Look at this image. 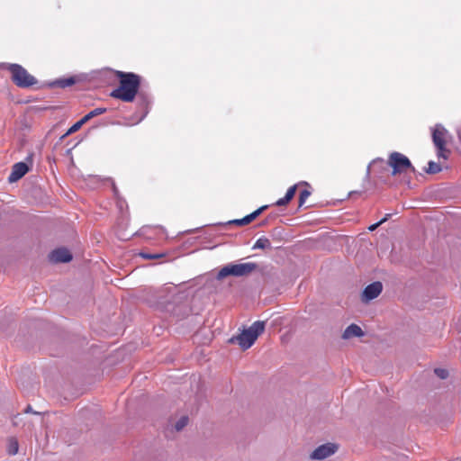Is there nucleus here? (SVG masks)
I'll return each mask as SVG.
<instances>
[{
  "label": "nucleus",
  "mask_w": 461,
  "mask_h": 461,
  "mask_svg": "<svg viewBox=\"0 0 461 461\" xmlns=\"http://www.w3.org/2000/svg\"><path fill=\"white\" fill-rule=\"evenodd\" d=\"M115 76L119 80V86L111 92L110 96L126 103L132 102L141 86L140 76L119 70L115 72Z\"/></svg>",
  "instance_id": "f257e3e1"
},
{
  "label": "nucleus",
  "mask_w": 461,
  "mask_h": 461,
  "mask_svg": "<svg viewBox=\"0 0 461 461\" xmlns=\"http://www.w3.org/2000/svg\"><path fill=\"white\" fill-rule=\"evenodd\" d=\"M266 327V321H257L248 329L243 330L240 334L232 336L228 339L229 344H238L243 350L249 348L261 335Z\"/></svg>",
  "instance_id": "f03ea898"
},
{
  "label": "nucleus",
  "mask_w": 461,
  "mask_h": 461,
  "mask_svg": "<svg viewBox=\"0 0 461 461\" xmlns=\"http://www.w3.org/2000/svg\"><path fill=\"white\" fill-rule=\"evenodd\" d=\"M0 67L6 68L11 73V79L15 86L21 88H28L38 83V80L31 75L23 66L16 63H1Z\"/></svg>",
  "instance_id": "7ed1b4c3"
},
{
  "label": "nucleus",
  "mask_w": 461,
  "mask_h": 461,
  "mask_svg": "<svg viewBox=\"0 0 461 461\" xmlns=\"http://www.w3.org/2000/svg\"><path fill=\"white\" fill-rule=\"evenodd\" d=\"M268 207H269V204H265V205L259 207L258 209L255 210L251 213L244 216L241 219H234V220H230V221H220V222L206 224L204 226H201V227H197V228H194V229H190V230H185L183 233L184 234L195 233V232L201 231L205 227H209V228H215V227L226 228V227L230 226V225L245 226V225H248L250 222H252L257 217H258Z\"/></svg>",
  "instance_id": "20e7f679"
},
{
  "label": "nucleus",
  "mask_w": 461,
  "mask_h": 461,
  "mask_svg": "<svg viewBox=\"0 0 461 461\" xmlns=\"http://www.w3.org/2000/svg\"><path fill=\"white\" fill-rule=\"evenodd\" d=\"M258 268V265L254 262L228 264L221 268L217 274V279L222 280L227 276L242 277L248 276Z\"/></svg>",
  "instance_id": "39448f33"
},
{
  "label": "nucleus",
  "mask_w": 461,
  "mask_h": 461,
  "mask_svg": "<svg viewBox=\"0 0 461 461\" xmlns=\"http://www.w3.org/2000/svg\"><path fill=\"white\" fill-rule=\"evenodd\" d=\"M448 131L445 127L438 123L432 130V141L437 149V156L438 158L447 159L450 155V150L447 148V138Z\"/></svg>",
  "instance_id": "423d86ee"
},
{
  "label": "nucleus",
  "mask_w": 461,
  "mask_h": 461,
  "mask_svg": "<svg viewBox=\"0 0 461 461\" xmlns=\"http://www.w3.org/2000/svg\"><path fill=\"white\" fill-rule=\"evenodd\" d=\"M388 165L392 167L391 175L394 176L410 170L415 172V167L411 160L403 154L394 151L392 152L388 158Z\"/></svg>",
  "instance_id": "0eeeda50"
},
{
  "label": "nucleus",
  "mask_w": 461,
  "mask_h": 461,
  "mask_svg": "<svg viewBox=\"0 0 461 461\" xmlns=\"http://www.w3.org/2000/svg\"><path fill=\"white\" fill-rule=\"evenodd\" d=\"M390 165L383 158L374 159L367 167V174L373 175L374 177H377L382 181H385L386 177L391 176Z\"/></svg>",
  "instance_id": "6e6552de"
},
{
  "label": "nucleus",
  "mask_w": 461,
  "mask_h": 461,
  "mask_svg": "<svg viewBox=\"0 0 461 461\" xmlns=\"http://www.w3.org/2000/svg\"><path fill=\"white\" fill-rule=\"evenodd\" d=\"M166 311L177 319H184L189 315L191 310L185 302H173L166 305Z\"/></svg>",
  "instance_id": "1a4fd4ad"
},
{
  "label": "nucleus",
  "mask_w": 461,
  "mask_h": 461,
  "mask_svg": "<svg viewBox=\"0 0 461 461\" xmlns=\"http://www.w3.org/2000/svg\"><path fill=\"white\" fill-rule=\"evenodd\" d=\"M337 448L335 444L326 443L316 447L310 455V457L314 460H323L333 455Z\"/></svg>",
  "instance_id": "9d476101"
},
{
  "label": "nucleus",
  "mask_w": 461,
  "mask_h": 461,
  "mask_svg": "<svg viewBox=\"0 0 461 461\" xmlns=\"http://www.w3.org/2000/svg\"><path fill=\"white\" fill-rule=\"evenodd\" d=\"M383 290V285L379 281L373 282L366 285L362 292V301L369 302L375 299Z\"/></svg>",
  "instance_id": "9b49d317"
},
{
  "label": "nucleus",
  "mask_w": 461,
  "mask_h": 461,
  "mask_svg": "<svg viewBox=\"0 0 461 461\" xmlns=\"http://www.w3.org/2000/svg\"><path fill=\"white\" fill-rule=\"evenodd\" d=\"M50 260L53 263H68L72 260L73 256L66 248H59L50 252Z\"/></svg>",
  "instance_id": "f8f14e48"
},
{
  "label": "nucleus",
  "mask_w": 461,
  "mask_h": 461,
  "mask_svg": "<svg viewBox=\"0 0 461 461\" xmlns=\"http://www.w3.org/2000/svg\"><path fill=\"white\" fill-rule=\"evenodd\" d=\"M29 171V167L25 162H18L13 166L12 172L8 176V181L14 183L21 179Z\"/></svg>",
  "instance_id": "ddd939ff"
},
{
  "label": "nucleus",
  "mask_w": 461,
  "mask_h": 461,
  "mask_svg": "<svg viewBox=\"0 0 461 461\" xmlns=\"http://www.w3.org/2000/svg\"><path fill=\"white\" fill-rule=\"evenodd\" d=\"M364 334H365L364 331L358 325L352 323L346 328V330L342 333L341 338L343 339H349L353 337H357V338L363 337Z\"/></svg>",
  "instance_id": "4468645a"
},
{
  "label": "nucleus",
  "mask_w": 461,
  "mask_h": 461,
  "mask_svg": "<svg viewBox=\"0 0 461 461\" xmlns=\"http://www.w3.org/2000/svg\"><path fill=\"white\" fill-rule=\"evenodd\" d=\"M76 83V78L74 77H69L67 78H59L50 84L51 87H60L66 88L68 86H71Z\"/></svg>",
  "instance_id": "2eb2a0df"
},
{
  "label": "nucleus",
  "mask_w": 461,
  "mask_h": 461,
  "mask_svg": "<svg viewBox=\"0 0 461 461\" xmlns=\"http://www.w3.org/2000/svg\"><path fill=\"white\" fill-rule=\"evenodd\" d=\"M271 242L270 240L266 237H261L257 240L253 246V249H271Z\"/></svg>",
  "instance_id": "dca6fc26"
},
{
  "label": "nucleus",
  "mask_w": 461,
  "mask_h": 461,
  "mask_svg": "<svg viewBox=\"0 0 461 461\" xmlns=\"http://www.w3.org/2000/svg\"><path fill=\"white\" fill-rule=\"evenodd\" d=\"M297 185H294L288 188L284 197L278 198L276 202H291L296 193Z\"/></svg>",
  "instance_id": "f3484780"
},
{
  "label": "nucleus",
  "mask_w": 461,
  "mask_h": 461,
  "mask_svg": "<svg viewBox=\"0 0 461 461\" xmlns=\"http://www.w3.org/2000/svg\"><path fill=\"white\" fill-rule=\"evenodd\" d=\"M18 449H19L18 441L15 438H11L8 440V447H7L8 454L11 456H14L18 453Z\"/></svg>",
  "instance_id": "a211bd4d"
},
{
  "label": "nucleus",
  "mask_w": 461,
  "mask_h": 461,
  "mask_svg": "<svg viewBox=\"0 0 461 461\" xmlns=\"http://www.w3.org/2000/svg\"><path fill=\"white\" fill-rule=\"evenodd\" d=\"M106 111H107V109L104 107H97V108H95L94 110L90 111L84 117H85L86 121L88 122L92 118L106 113Z\"/></svg>",
  "instance_id": "6ab92c4d"
},
{
  "label": "nucleus",
  "mask_w": 461,
  "mask_h": 461,
  "mask_svg": "<svg viewBox=\"0 0 461 461\" xmlns=\"http://www.w3.org/2000/svg\"><path fill=\"white\" fill-rule=\"evenodd\" d=\"M188 417L182 416L174 425L176 431H181L188 424Z\"/></svg>",
  "instance_id": "aec40b11"
},
{
  "label": "nucleus",
  "mask_w": 461,
  "mask_h": 461,
  "mask_svg": "<svg viewBox=\"0 0 461 461\" xmlns=\"http://www.w3.org/2000/svg\"><path fill=\"white\" fill-rule=\"evenodd\" d=\"M441 171V167L439 164L434 162V161H429L428 163V168H426V172L428 174H436V173H438Z\"/></svg>",
  "instance_id": "412c9836"
},
{
  "label": "nucleus",
  "mask_w": 461,
  "mask_h": 461,
  "mask_svg": "<svg viewBox=\"0 0 461 461\" xmlns=\"http://www.w3.org/2000/svg\"><path fill=\"white\" fill-rule=\"evenodd\" d=\"M87 121H86L85 117L81 118L78 122L74 123L68 131L67 134H72L77 131Z\"/></svg>",
  "instance_id": "4be33fe9"
},
{
  "label": "nucleus",
  "mask_w": 461,
  "mask_h": 461,
  "mask_svg": "<svg viewBox=\"0 0 461 461\" xmlns=\"http://www.w3.org/2000/svg\"><path fill=\"white\" fill-rule=\"evenodd\" d=\"M392 215H393V213H386V214L384 215V218H382L380 221H378L377 222H375V223H374V224L370 225V226L368 227V230H369L370 231H374L375 230H376V229H377V227H378V226H380L382 223L385 222V221H387V220H388Z\"/></svg>",
  "instance_id": "5701e85b"
},
{
  "label": "nucleus",
  "mask_w": 461,
  "mask_h": 461,
  "mask_svg": "<svg viewBox=\"0 0 461 461\" xmlns=\"http://www.w3.org/2000/svg\"><path fill=\"white\" fill-rule=\"evenodd\" d=\"M347 198H351V199H366L367 197L365 195V193L364 192H360V191H351L348 193V197Z\"/></svg>",
  "instance_id": "b1692460"
},
{
  "label": "nucleus",
  "mask_w": 461,
  "mask_h": 461,
  "mask_svg": "<svg viewBox=\"0 0 461 461\" xmlns=\"http://www.w3.org/2000/svg\"><path fill=\"white\" fill-rule=\"evenodd\" d=\"M311 195V191L308 189H303L300 191L297 202H305Z\"/></svg>",
  "instance_id": "393cba45"
},
{
  "label": "nucleus",
  "mask_w": 461,
  "mask_h": 461,
  "mask_svg": "<svg viewBox=\"0 0 461 461\" xmlns=\"http://www.w3.org/2000/svg\"><path fill=\"white\" fill-rule=\"evenodd\" d=\"M434 373L440 379H446L448 376V371L444 368H435Z\"/></svg>",
  "instance_id": "a878e982"
},
{
  "label": "nucleus",
  "mask_w": 461,
  "mask_h": 461,
  "mask_svg": "<svg viewBox=\"0 0 461 461\" xmlns=\"http://www.w3.org/2000/svg\"><path fill=\"white\" fill-rule=\"evenodd\" d=\"M141 258L146 259H158L164 257V254H151V253H140Z\"/></svg>",
  "instance_id": "bb28decb"
},
{
  "label": "nucleus",
  "mask_w": 461,
  "mask_h": 461,
  "mask_svg": "<svg viewBox=\"0 0 461 461\" xmlns=\"http://www.w3.org/2000/svg\"><path fill=\"white\" fill-rule=\"evenodd\" d=\"M137 96L139 99H141L143 104H147L149 103V96L147 93L139 90Z\"/></svg>",
  "instance_id": "cd10ccee"
},
{
  "label": "nucleus",
  "mask_w": 461,
  "mask_h": 461,
  "mask_svg": "<svg viewBox=\"0 0 461 461\" xmlns=\"http://www.w3.org/2000/svg\"><path fill=\"white\" fill-rule=\"evenodd\" d=\"M203 235L204 238H210V237L214 236L215 234L211 230H204Z\"/></svg>",
  "instance_id": "c85d7f7f"
},
{
  "label": "nucleus",
  "mask_w": 461,
  "mask_h": 461,
  "mask_svg": "<svg viewBox=\"0 0 461 461\" xmlns=\"http://www.w3.org/2000/svg\"><path fill=\"white\" fill-rule=\"evenodd\" d=\"M25 412H27V413H29V412L35 413V412L32 411V407H31L30 405H29V406H27V408L25 409Z\"/></svg>",
  "instance_id": "c756f323"
},
{
  "label": "nucleus",
  "mask_w": 461,
  "mask_h": 461,
  "mask_svg": "<svg viewBox=\"0 0 461 461\" xmlns=\"http://www.w3.org/2000/svg\"><path fill=\"white\" fill-rule=\"evenodd\" d=\"M346 199L342 198V199H335L333 200L332 202H338V203H340V202H345Z\"/></svg>",
  "instance_id": "7c9ffc66"
},
{
  "label": "nucleus",
  "mask_w": 461,
  "mask_h": 461,
  "mask_svg": "<svg viewBox=\"0 0 461 461\" xmlns=\"http://www.w3.org/2000/svg\"><path fill=\"white\" fill-rule=\"evenodd\" d=\"M113 188L114 194H116L117 193V188H116V186L114 185H113Z\"/></svg>",
  "instance_id": "2f4dec72"
},
{
  "label": "nucleus",
  "mask_w": 461,
  "mask_h": 461,
  "mask_svg": "<svg viewBox=\"0 0 461 461\" xmlns=\"http://www.w3.org/2000/svg\"><path fill=\"white\" fill-rule=\"evenodd\" d=\"M276 204L278 205V206H283V205H285L286 203H276Z\"/></svg>",
  "instance_id": "473e14b6"
},
{
  "label": "nucleus",
  "mask_w": 461,
  "mask_h": 461,
  "mask_svg": "<svg viewBox=\"0 0 461 461\" xmlns=\"http://www.w3.org/2000/svg\"><path fill=\"white\" fill-rule=\"evenodd\" d=\"M146 228H147V226H142L140 230L143 231Z\"/></svg>",
  "instance_id": "72a5a7b5"
},
{
  "label": "nucleus",
  "mask_w": 461,
  "mask_h": 461,
  "mask_svg": "<svg viewBox=\"0 0 461 461\" xmlns=\"http://www.w3.org/2000/svg\"><path fill=\"white\" fill-rule=\"evenodd\" d=\"M299 204V207H302L303 205H304L305 203H298Z\"/></svg>",
  "instance_id": "f704fd0d"
},
{
  "label": "nucleus",
  "mask_w": 461,
  "mask_h": 461,
  "mask_svg": "<svg viewBox=\"0 0 461 461\" xmlns=\"http://www.w3.org/2000/svg\"><path fill=\"white\" fill-rule=\"evenodd\" d=\"M158 228L164 230L163 226H158Z\"/></svg>",
  "instance_id": "c9c22d12"
}]
</instances>
